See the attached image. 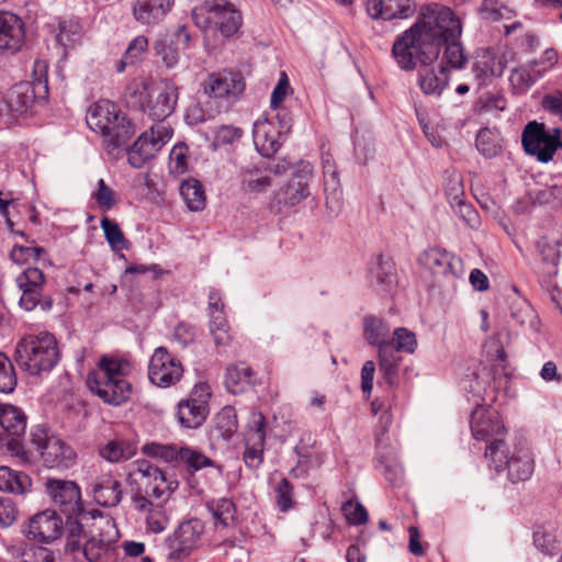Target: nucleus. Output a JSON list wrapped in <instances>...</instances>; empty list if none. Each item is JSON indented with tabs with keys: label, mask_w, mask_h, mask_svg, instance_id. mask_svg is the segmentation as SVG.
Masks as SVG:
<instances>
[{
	"label": "nucleus",
	"mask_w": 562,
	"mask_h": 562,
	"mask_svg": "<svg viewBox=\"0 0 562 562\" xmlns=\"http://www.w3.org/2000/svg\"><path fill=\"white\" fill-rule=\"evenodd\" d=\"M462 26L453 11L431 3L424 7L417 21L396 37L392 54L402 70L412 71L417 65L431 66L443 55L440 66L446 71L463 69L468 56L460 42Z\"/></svg>",
	"instance_id": "obj_1"
},
{
	"label": "nucleus",
	"mask_w": 562,
	"mask_h": 562,
	"mask_svg": "<svg viewBox=\"0 0 562 562\" xmlns=\"http://www.w3.org/2000/svg\"><path fill=\"white\" fill-rule=\"evenodd\" d=\"M127 483L135 509L148 513L156 507L148 497L165 501L177 486L176 481L168 480L159 468L147 460H137L130 465Z\"/></svg>",
	"instance_id": "obj_2"
},
{
	"label": "nucleus",
	"mask_w": 562,
	"mask_h": 562,
	"mask_svg": "<svg viewBox=\"0 0 562 562\" xmlns=\"http://www.w3.org/2000/svg\"><path fill=\"white\" fill-rule=\"evenodd\" d=\"M124 98L130 108L142 111L153 121L162 122L176 109L178 87L168 80L149 86L133 82L126 87Z\"/></svg>",
	"instance_id": "obj_3"
},
{
	"label": "nucleus",
	"mask_w": 562,
	"mask_h": 562,
	"mask_svg": "<svg viewBox=\"0 0 562 562\" xmlns=\"http://www.w3.org/2000/svg\"><path fill=\"white\" fill-rule=\"evenodd\" d=\"M128 371V361L103 357L99 369L88 374L87 385L104 403L121 405L132 393V385L125 379Z\"/></svg>",
	"instance_id": "obj_4"
},
{
	"label": "nucleus",
	"mask_w": 562,
	"mask_h": 562,
	"mask_svg": "<svg viewBox=\"0 0 562 562\" xmlns=\"http://www.w3.org/2000/svg\"><path fill=\"white\" fill-rule=\"evenodd\" d=\"M48 93L47 64L44 60L34 63L32 81L14 85L7 97L0 100V119L4 123L22 115L33 105L35 98H44Z\"/></svg>",
	"instance_id": "obj_5"
},
{
	"label": "nucleus",
	"mask_w": 562,
	"mask_h": 562,
	"mask_svg": "<svg viewBox=\"0 0 562 562\" xmlns=\"http://www.w3.org/2000/svg\"><path fill=\"white\" fill-rule=\"evenodd\" d=\"M15 361L31 375L49 372L59 361L56 338L47 331L23 338L16 345Z\"/></svg>",
	"instance_id": "obj_6"
},
{
	"label": "nucleus",
	"mask_w": 562,
	"mask_h": 562,
	"mask_svg": "<svg viewBox=\"0 0 562 562\" xmlns=\"http://www.w3.org/2000/svg\"><path fill=\"white\" fill-rule=\"evenodd\" d=\"M88 126L104 136L114 147L125 145L134 134L132 124L119 106L109 100H101L89 108Z\"/></svg>",
	"instance_id": "obj_7"
},
{
	"label": "nucleus",
	"mask_w": 562,
	"mask_h": 562,
	"mask_svg": "<svg viewBox=\"0 0 562 562\" xmlns=\"http://www.w3.org/2000/svg\"><path fill=\"white\" fill-rule=\"evenodd\" d=\"M484 454L495 471L507 469L508 479L513 483L527 481L533 473V456L526 447H515L510 451L505 440L496 438L490 446H486Z\"/></svg>",
	"instance_id": "obj_8"
},
{
	"label": "nucleus",
	"mask_w": 562,
	"mask_h": 562,
	"mask_svg": "<svg viewBox=\"0 0 562 562\" xmlns=\"http://www.w3.org/2000/svg\"><path fill=\"white\" fill-rule=\"evenodd\" d=\"M31 443L40 453L43 463L48 468H69L76 458L71 447L59 437L48 434L43 426H36L31 431Z\"/></svg>",
	"instance_id": "obj_9"
},
{
	"label": "nucleus",
	"mask_w": 562,
	"mask_h": 562,
	"mask_svg": "<svg viewBox=\"0 0 562 562\" xmlns=\"http://www.w3.org/2000/svg\"><path fill=\"white\" fill-rule=\"evenodd\" d=\"M15 281L22 292L19 300L21 308L31 312L40 307L45 313L52 310L54 300L43 292L45 276L41 269L29 267L16 277Z\"/></svg>",
	"instance_id": "obj_10"
},
{
	"label": "nucleus",
	"mask_w": 562,
	"mask_h": 562,
	"mask_svg": "<svg viewBox=\"0 0 562 562\" xmlns=\"http://www.w3.org/2000/svg\"><path fill=\"white\" fill-rule=\"evenodd\" d=\"M560 134L559 128H553V133H550L544 124L532 121L525 126L521 143L528 155L535 156L541 162H548L562 147Z\"/></svg>",
	"instance_id": "obj_11"
},
{
	"label": "nucleus",
	"mask_w": 562,
	"mask_h": 562,
	"mask_svg": "<svg viewBox=\"0 0 562 562\" xmlns=\"http://www.w3.org/2000/svg\"><path fill=\"white\" fill-rule=\"evenodd\" d=\"M245 90V82L239 72L224 71L207 77L204 91L209 101L216 103L220 111H226Z\"/></svg>",
	"instance_id": "obj_12"
},
{
	"label": "nucleus",
	"mask_w": 562,
	"mask_h": 562,
	"mask_svg": "<svg viewBox=\"0 0 562 562\" xmlns=\"http://www.w3.org/2000/svg\"><path fill=\"white\" fill-rule=\"evenodd\" d=\"M204 532V524L198 518L189 519L179 525V527L166 539V546L169 549L168 559L182 561L200 544Z\"/></svg>",
	"instance_id": "obj_13"
},
{
	"label": "nucleus",
	"mask_w": 562,
	"mask_h": 562,
	"mask_svg": "<svg viewBox=\"0 0 562 562\" xmlns=\"http://www.w3.org/2000/svg\"><path fill=\"white\" fill-rule=\"evenodd\" d=\"M171 130L165 125L151 126L150 133H143L131 147L127 160L134 168H143L170 139Z\"/></svg>",
	"instance_id": "obj_14"
},
{
	"label": "nucleus",
	"mask_w": 562,
	"mask_h": 562,
	"mask_svg": "<svg viewBox=\"0 0 562 562\" xmlns=\"http://www.w3.org/2000/svg\"><path fill=\"white\" fill-rule=\"evenodd\" d=\"M210 386L206 383L196 384L190 398L178 404V420L184 428L200 427L209 415Z\"/></svg>",
	"instance_id": "obj_15"
},
{
	"label": "nucleus",
	"mask_w": 562,
	"mask_h": 562,
	"mask_svg": "<svg viewBox=\"0 0 562 562\" xmlns=\"http://www.w3.org/2000/svg\"><path fill=\"white\" fill-rule=\"evenodd\" d=\"M183 373L181 362L166 347L154 350L148 364V379L159 387H169L180 381Z\"/></svg>",
	"instance_id": "obj_16"
},
{
	"label": "nucleus",
	"mask_w": 562,
	"mask_h": 562,
	"mask_svg": "<svg viewBox=\"0 0 562 562\" xmlns=\"http://www.w3.org/2000/svg\"><path fill=\"white\" fill-rule=\"evenodd\" d=\"M142 451L144 454L151 458H159L166 462H171L180 459L188 468L193 471H199L206 467H213L214 462L202 452L188 447L177 449L172 445H161L150 442L143 446Z\"/></svg>",
	"instance_id": "obj_17"
},
{
	"label": "nucleus",
	"mask_w": 562,
	"mask_h": 562,
	"mask_svg": "<svg viewBox=\"0 0 562 562\" xmlns=\"http://www.w3.org/2000/svg\"><path fill=\"white\" fill-rule=\"evenodd\" d=\"M471 432L474 439L487 442L490 446L496 438L506 435V428L499 414L491 407L477 406L471 415Z\"/></svg>",
	"instance_id": "obj_18"
},
{
	"label": "nucleus",
	"mask_w": 562,
	"mask_h": 562,
	"mask_svg": "<svg viewBox=\"0 0 562 562\" xmlns=\"http://www.w3.org/2000/svg\"><path fill=\"white\" fill-rule=\"evenodd\" d=\"M45 485L54 505L57 506L67 518H72V516L82 510L80 490L75 482L48 479Z\"/></svg>",
	"instance_id": "obj_19"
},
{
	"label": "nucleus",
	"mask_w": 562,
	"mask_h": 562,
	"mask_svg": "<svg viewBox=\"0 0 562 562\" xmlns=\"http://www.w3.org/2000/svg\"><path fill=\"white\" fill-rule=\"evenodd\" d=\"M209 20L224 37L234 35L241 26V13L228 0L207 2Z\"/></svg>",
	"instance_id": "obj_20"
},
{
	"label": "nucleus",
	"mask_w": 562,
	"mask_h": 562,
	"mask_svg": "<svg viewBox=\"0 0 562 562\" xmlns=\"http://www.w3.org/2000/svg\"><path fill=\"white\" fill-rule=\"evenodd\" d=\"M63 519L55 510L46 509L30 519L26 537L37 542H52L60 537Z\"/></svg>",
	"instance_id": "obj_21"
},
{
	"label": "nucleus",
	"mask_w": 562,
	"mask_h": 562,
	"mask_svg": "<svg viewBox=\"0 0 562 562\" xmlns=\"http://www.w3.org/2000/svg\"><path fill=\"white\" fill-rule=\"evenodd\" d=\"M419 263L434 276L456 277L461 260L454 255L439 247H431L419 255Z\"/></svg>",
	"instance_id": "obj_22"
},
{
	"label": "nucleus",
	"mask_w": 562,
	"mask_h": 562,
	"mask_svg": "<svg viewBox=\"0 0 562 562\" xmlns=\"http://www.w3.org/2000/svg\"><path fill=\"white\" fill-rule=\"evenodd\" d=\"M313 176V166L307 161H300L294 177L281 192L280 201L288 206H294L310 195L308 182Z\"/></svg>",
	"instance_id": "obj_23"
},
{
	"label": "nucleus",
	"mask_w": 562,
	"mask_h": 562,
	"mask_svg": "<svg viewBox=\"0 0 562 562\" xmlns=\"http://www.w3.org/2000/svg\"><path fill=\"white\" fill-rule=\"evenodd\" d=\"M367 11L372 19H407L414 14L415 3L413 0H370Z\"/></svg>",
	"instance_id": "obj_24"
},
{
	"label": "nucleus",
	"mask_w": 562,
	"mask_h": 562,
	"mask_svg": "<svg viewBox=\"0 0 562 562\" xmlns=\"http://www.w3.org/2000/svg\"><path fill=\"white\" fill-rule=\"evenodd\" d=\"M265 441V417L258 415L254 420V427L247 432L245 441L244 461L248 468L257 469L262 463Z\"/></svg>",
	"instance_id": "obj_25"
},
{
	"label": "nucleus",
	"mask_w": 562,
	"mask_h": 562,
	"mask_svg": "<svg viewBox=\"0 0 562 562\" xmlns=\"http://www.w3.org/2000/svg\"><path fill=\"white\" fill-rule=\"evenodd\" d=\"M175 4V0H136L133 15L143 25L153 26L161 22Z\"/></svg>",
	"instance_id": "obj_26"
},
{
	"label": "nucleus",
	"mask_w": 562,
	"mask_h": 562,
	"mask_svg": "<svg viewBox=\"0 0 562 562\" xmlns=\"http://www.w3.org/2000/svg\"><path fill=\"white\" fill-rule=\"evenodd\" d=\"M24 37L21 20L9 12L0 11V52H16Z\"/></svg>",
	"instance_id": "obj_27"
},
{
	"label": "nucleus",
	"mask_w": 562,
	"mask_h": 562,
	"mask_svg": "<svg viewBox=\"0 0 562 562\" xmlns=\"http://www.w3.org/2000/svg\"><path fill=\"white\" fill-rule=\"evenodd\" d=\"M94 501L103 507H115L123 495L121 482L110 474L101 475L91 483Z\"/></svg>",
	"instance_id": "obj_28"
},
{
	"label": "nucleus",
	"mask_w": 562,
	"mask_h": 562,
	"mask_svg": "<svg viewBox=\"0 0 562 562\" xmlns=\"http://www.w3.org/2000/svg\"><path fill=\"white\" fill-rule=\"evenodd\" d=\"M271 169L267 161L249 164L240 170L241 189L246 192L259 193L271 186Z\"/></svg>",
	"instance_id": "obj_29"
},
{
	"label": "nucleus",
	"mask_w": 562,
	"mask_h": 562,
	"mask_svg": "<svg viewBox=\"0 0 562 562\" xmlns=\"http://www.w3.org/2000/svg\"><path fill=\"white\" fill-rule=\"evenodd\" d=\"M417 82L424 94L440 97L449 83V72L446 66H423L418 70Z\"/></svg>",
	"instance_id": "obj_30"
},
{
	"label": "nucleus",
	"mask_w": 562,
	"mask_h": 562,
	"mask_svg": "<svg viewBox=\"0 0 562 562\" xmlns=\"http://www.w3.org/2000/svg\"><path fill=\"white\" fill-rule=\"evenodd\" d=\"M281 137V132H277L271 122H257L254 126V143L263 157H271L279 150Z\"/></svg>",
	"instance_id": "obj_31"
},
{
	"label": "nucleus",
	"mask_w": 562,
	"mask_h": 562,
	"mask_svg": "<svg viewBox=\"0 0 562 562\" xmlns=\"http://www.w3.org/2000/svg\"><path fill=\"white\" fill-rule=\"evenodd\" d=\"M137 452V445L128 439H111L99 447V454L111 463L124 462Z\"/></svg>",
	"instance_id": "obj_32"
},
{
	"label": "nucleus",
	"mask_w": 562,
	"mask_h": 562,
	"mask_svg": "<svg viewBox=\"0 0 562 562\" xmlns=\"http://www.w3.org/2000/svg\"><path fill=\"white\" fill-rule=\"evenodd\" d=\"M0 426L10 437H22L26 430V416L21 408L11 405H0Z\"/></svg>",
	"instance_id": "obj_33"
},
{
	"label": "nucleus",
	"mask_w": 562,
	"mask_h": 562,
	"mask_svg": "<svg viewBox=\"0 0 562 562\" xmlns=\"http://www.w3.org/2000/svg\"><path fill=\"white\" fill-rule=\"evenodd\" d=\"M390 330V325L382 318L367 316L363 321L364 339L378 349L384 344H392L389 339Z\"/></svg>",
	"instance_id": "obj_34"
},
{
	"label": "nucleus",
	"mask_w": 562,
	"mask_h": 562,
	"mask_svg": "<svg viewBox=\"0 0 562 562\" xmlns=\"http://www.w3.org/2000/svg\"><path fill=\"white\" fill-rule=\"evenodd\" d=\"M30 476L23 472L12 471L8 467H0V491L24 494L31 487Z\"/></svg>",
	"instance_id": "obj_35"
},
{
	"label": "nucleus",
	"mask_w": 562,
	"mask_h": 562,
	"mask_svg": "<svg viewBox=\"0 0 562 562\" xmlns=\"http://www.w3.org/2000/svg\"><path fill=\"white\" fill-rule=\"evenodd\" d=\"M252 370L244 362L232 364L226 369L225 384L233 394L241 393L250 385Z\"/></svg>",
	"instance_id": "obj_36"
},
{
	"label": "nucleus",
	"mask_w": 562,
	"mask_h": 562,
	"mask_svg": "<svg viewBox=\"0 0 562 562\" xmlns=\"http://www.w3.org/2000/svg\"><path fill=\"white\" fill-rule=\"evenodd\" d=\"M397 352L398 351H395L392 347V344H384L378 349L379 370L382 373L384 381L390 386L395 383L396 370L401 360Z\"/></svg>",
	"instance_id": "obj_37"
},
{
	"label": "nucleus",
	"mask_w": 562,
	"mask_h": 562,
	"mask_svg": "<svg viewBox=\"0 0 562 562\" xmlns=\"http://www.w3.org/2000/svg\"><path fill=\"white\" fill-rule=\"evenodd\" d=\"M179 190L190 211L198 212L204 209L205 193L203 186L198 180L190 179L182 181Z\"/></svg>",
	"instance_id": "obj_38"
},
{
	"label": "nucleus",
	"mask_w": 562,
	"mask_h": 562,
	"mask_svg": "<svg viewBox=\"0 0 562 562\" xmlns=\"http://www.w3.org/2000/svg\"><path fill=\"white\" fill-rule=\"evenodd\" d=\"M206 508L212 514L216 527H228L235 519L236 507L229 498L212 499L206 503Z\"/></svg>",
	"instance_id": "obj_39"
},
{
	"label": "nucleus",
	"mask_w": 562,
	"mask_h": 562,
	"mask_svg": "<svg viewBox=\"0 0 562 562\" xmlns=\"http://www.w3.org/2000/svg\"><path fill=\"white\" fill-rule=\"evenodd\" d=\"M370 273L372 282L374 281L381 291H387L395 283L394 266L392 261L385 259L382 255L376 257Z\"/></svg>",
	"instance_id": "obj_40"
},
{
	"label": "nucleus",
	"mask_w": 562,
	"mask_h": 562,
	"mask_svg": "<svg viewBox=\"0 0 562 562\" xmlns=\"http://www.w3.org/2000/svg\"><path fill=\"white\" fill-rule=\"evenodd\" d=\"M510 315L521 327L531 331L538 330V315L528 302L524 300L515 301L510 308Z\"/></svg>",
	"instance_id": "obj_41"
},
{
	"label": "nucleus",
	"mask_w": 562,
	"mask_h": 562,
	"mask_svg": "<svg viewBox=\"0 0 562 562\" xmlns=\"http://www.w3.org/2000/svg\"><path fill=\"white\" fill-rule=\"evenodd\" d=\"M210 333L217 347H226L231 344L229 325L224 313L215 310L210 314Z\"/></svg>",
	"instance_id": "obj_42"
},
{
	"label": "nucleus",
	"mask_w": 562,
	"mask_h": 562,
	"mask_svg": "<svg viewBox=\"0 0 562 562\" xmlns=\"http://www.w3.org/2000/svg\"><path fill=\"white\" fill-rule=\"evenodd\" d=\"M505 65L501 59L492 55H484L473 65V74L476 79L483 81L488 77H499L504 72Z\"/></svg>",
	"instance_id": "obj_43"
},
{
	"label": "nucleus",
	"mask_w": 562,
	"mask_h": 562,
	"mask_svg": "<svg viewBox=\"0 0 562 562\" xmlns=\"http://www.w3.org/2000/svg\"><path fill=\"white\" fill-rule=\"evenodd\" d=\"M101 228L103 229L106 241L114 251H121L128 248V240L125 238L119 224L109 217L101 220Z\"/></svg>",
	"instance_id": "obj_44"
},
{
	"label": "nucleus",
	"mask_w": 562,
	"mask_h": 562,
	"mask_svg": "<svg viewBox=\"0 0 562 562\" xmlns=\"http://www.w3.org/2000/svg\"><path fill=\"white\" fill-rule=\"evenodd\" d=\"M211 101L206 102V109L198 101H192L186 112V121L189 125H198L213 119L221 111L212 109Z\"/></svg>",
	"instance_id": "obj_45"
},
{
	"label": "nucleus",
	"mask_w": 562,
	"mask_h": 562,
	"mask_svg": "<svg viewBox=\"0 0 562 562\" xmlns=\"http://www.w3.org/2000/svg\"><path fill=\"white\" fill-rule=\"evenodd\" d=\"M480 13L484 19L493 22L509 20L515 15L514 10L499 3L497 0H483Z\"/></svg>",
	"instance_id": "obj_46"
},
{
	"label": "nucleus",
	"mask_w": 562,
	"mask_h": 562,
	"mask_svg": "<svg viewBox=\"0 0 562 562\" xmlns=\"http://www.w3.org/2000/svg\"><path fill=\"white\" fill-rule=\"evenodd\" d=\"M390 341H392V347L395 351L398 352L413 353L417 348L415 334L405 327L394 329L393 337Z\"/></svg>",
	"instance_id": "obj_47"
},
{
	"label": "nucleus",
	"mask_w": 562,
	"mask_h": 562,
	"mask_svg": "<svg viewBox=\"0 0 562 562\" xmlns=\"http://www.w3.org/2000/svg\"><path fill=\"white\" fill-rule=\"evenodd\" d=\"M188 153L186 144H176L169 154V171L172 175L180 176L188 171Z\"/></svg>",
	"instance_id": "obj_48"
},
{
	"label": "nucleus",
	"mask_w": 562,
	"mask_h": 562,
	"mask_svg": "<svg viewBox=\"0 0 562 562\" xmlns=\"http://www.w3.org/2000/svg\"><path fill=\"white\" fill-rule=\"evenodd\" d=\"M18 383L16 374L11 360L0 352V392L11 393Z\"/></svg>",
	"instance_id": "obj_49"
},
{
	"label": "nucleus",
	"mask_w": 562,
	"mask_h": 562,
	"mask_svg": "<svg viewBox=\"0 0 562 562\" xmlns=\"http://www.w3.org/2000/svg\"><path fill=\"white\" fill-rule=\"evenodd\" d=\"M445 191L450 205H454L458 200L464 199V187L460 173L452 171L447 175Z\"/></svg>",
	"instance_id": "obj_50"
},
{
	"label": "nucleus",
	"mask_w": 562,
	"mask_h": 562,
	"mask_svg": "<svg viewBox=\"0 0 562 562\" xmlns=\"http://www.w3.org/2000/svg\"><path fill=\"white\" fill-rule=\"evenodd\" d=\"M533 202L540 205H562V184L554 183L538 189L533 193Z\"/></svg>",
	"instance_id": "obj_51"
},
{
	"label": "nucleus",
	"mask_w": 562,
	"mask_h": 562,
	"mask_svg": "<svg viewBox=\"0 0 562 562\" xmlns=\"http://www.w3.org/2000/svg\"><path fill=\"white\" fill-rule=\"evenodd\" d=\"M92 198L95 200L102 212L110 211L117 203L115 192L106 186L103 179L98 181V188L93 192Z\"/></svg>",
	"instance_id": "obj_52"
},
{
	"label": "nucleus",
	"mask_w": 562,
	"mask_h": 562,
	"mask_svg": "<svg viewBox=\"0 0 562 562\" xmlns=\"http://www.w3.org/2000/svg\"><path fill=\"white\" fill-rule=\"evenodd\" d=\"M80 32L81 27L78 21H63L59 23V32L56 40L63 46L71 45L79 40Z\"/></svg>",
	"instance_id": "obj_53"
},
{
	"label": "nucleus",
	"mask_w": 562,
	"mask_h": 562,
	"mask_svg": "<svg viewBox=\"0 0 562 562\" xmlns=\"http://www.w3.org/2000/svg\"><path fill=\"white\" fill-rule=\"evenodd\" d=\"M148 48V41L140 35L135 37L123 55V64H136L142 60Z\"/></svg>",
	"instance_id": "obj_54"
},
{
	"label": "nucleus",
	"mask_w": 562,
	"mask_h": 562,
	"mask_svg": "<svg viewBox=\"0 0 562 562\" xmlns=\"http://www.w3.org/2000/svg\"><path fill=\"white\" fill-rule=\"evenodd\" d=\"M456 215L462 220L471 228H476L480 225V217L476 210L465 201L458 200L454 205H450Z\"/></svg>",
	"instance_id": "obj_55"
},
{
	"label": "nucleus",
	"mask_w": 562,
	"mask_h": 562,
	"mask_svg": "<svg viewBox=\"0 0 562 562\" xmlns=\"http://www.w3.org/2000/svg\"><path fill=\"white\" fill-rule=\"evenodd\" d=\"M341 510L350 525H361L368 520V512L364 506L351 499L342 504Z\"/></svg>",
	"instance_id": "obj_56"
},
{
	"label": "nucleus",
	"mask_w": 562,
	"mask_h": 562,
	"mask_svg": "<svg viewBox=\"0 0 562 562\" xmlns=\"http://www.w3.org/2000/svg\"><path fill=\"white\" fill-rule=\"evenodd\" d=\"M475 145L477 150L485 157H495L499 151V146L494 142L490 130L483 128L476 135Z\"/></svg>",
	"instance_id": "obj_57"
},
{
	"label": "nucleus",
	"mask_w": 562,
	"mask_h": 562,
	"mask_svg": "<svg viewBox=\"0 0 562 562\" xmlns=\"http://www.w3.org/2000/svg\"><path fill=\"white\" fill-rule=\"evenodd\" d=\"M508 339L509 333L507 330L498 331L487 345L488 356L496 361L505 362L507 355L504 345Z\"/></svg>",
	"instance_id": "obj_58"
},
{
	"label": "nucleus",
	"mask_w": 562,
	"mask_h": 562,
	"mask_svg": "<svg viewBox=\"0 0 562 562\" xmlns=\"http://www.w3.org/2000/svg\"><path fill=\"white\" fill-rule=\"evenodd\" d=\"M45 250L42 247H27L15 245L10 251V258L18 265H23L30 260H38Z\"/></svg>",
	"instance_id": "obj_59"
},
{
	"label": "nucleus",
	"mask_w": 562,
	"mask_h": 562,
	"mask_svg": "<svg viewBox=\"0 0 562 562\" xmlns=\"http://www.w3.org/2000/svg\"><path fill=\"white\" fill-rule=\"evenodd\" d=\"M243 135V131L239 127L233 125H222L216 128L214 133L213 146L218 147L223 145H229L238 140Z\"/></svg>",
	"instance_id": "obj_60"
},
{
	"label": "nucleus",
	"mask_w": 562,
	"mask_h": 562,
	"mask_svg": "<svg viewBox=\"0 0 562 562\" xmlns=\"http://www.w3.org/2000/svg\"><path fill=\"white\" fill-rule=\"evenodd\" d=\"M18 509L11 497L0 495V527H10L16 519Z\"/></svg>",
	"instance_id": "obj_61"
},
{
	"label": "nucleus",
	"mask_w": 562,
	"mask_h": 562,
	"mask_svg": "<svg viewBox=\"0 0 562 562\" xmlns=\"http://www.w3.org/2000/svg\"><path fill=\"white\" fill-rule=\"evenodd\" d=\"M276 501L282 512L292 506V486L286 479H282L276 487Z\"/></svg>",
	"instance_id": "obj_62"
},
{
	"label": "nucleus",
	"mask_w": 562,
	"mask_h": 562,
	"mask_svg": "<svg viewBox=\"0 0 562 562\" xmlns=\"http://www.w3.org/2000/svg\"><path fill=\"white\" fill-rule=\"evenodd\" d=\"M105 543L101 539L88 538L82 546V554L89 562H95L104 551Z\"/></svg>",
	"instance_id": "obj_63"
},
{
	"label": "nucleus",
	"mask_w": 562,
	"mask_h": 562,
	"mask_svg": "<svg viewBox=\"0 0 562 562\" xmlns=\"http://www.w3.org/2000/svg\"><path fill=\"white\" fill-rule=\"evenodd\" d=\"M533 543L544 554H554L557 549L554 536L542 530L535 531Z\"/></svg>",
	"instance_id": "obj_64"
}]
</instances>
